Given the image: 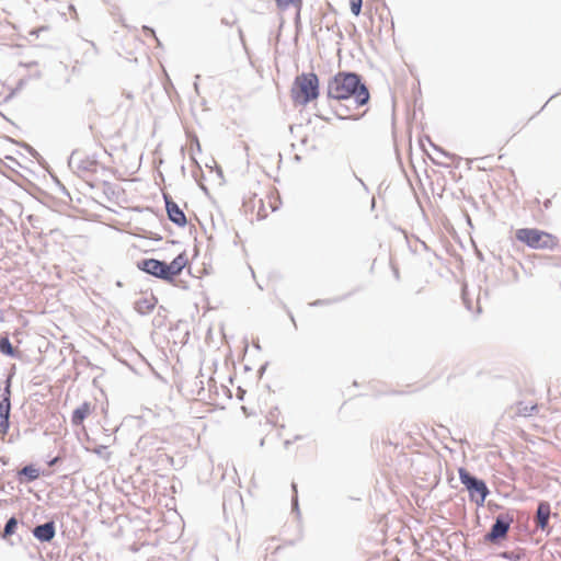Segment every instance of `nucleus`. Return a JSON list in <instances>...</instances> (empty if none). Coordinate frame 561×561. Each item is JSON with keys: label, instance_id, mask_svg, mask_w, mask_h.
Wrapping results in <instances>:
<instances>
[{"label": "nucleus", "instance_id": "nucleus-4", "mask_svg": "<svg viewBox=\"0 0 561 561\" xmlns=\"http://www.w3.org/2000/svg\"><path fill=\"white\" fill-rule=\"evenodd\" d=\"M516 239L536 250H554L559 247L557 236L536 228H520L515 232Z\"/></svg>", "mask_w": 561, "mask_h": 561}, {"label": "nucleus", "instance_id": "nucleus-17", "mask_svg": "<svg viewBox=\"0 0 561 561\" xmlns=\"http://www.w3.org/2000/svg\"><path fill=\"white\" fill-rule=\"evenodd\" d=\"M11 403L9 398L0 401V419H10Z\"/></svg>", "mask_w": 561, "mask_h": 561}, {"label": "nucleus", "instance_id": "nucleus-18", "mask_svg": "<svg viewBox=\"0 0 561 561\" xmlns=\"http://www.w3.org/2000/svg\"><path fill=\"white\" fill-rule=\"evenodd\" d=\"M16 526H18V522L14 517H11L7 524H5V527H4V537L7 536H10L12 534L15 533V529H16Z\"/></svg>", "mask_w": 561, "mask_h": 561}, {"label": "nucleus", "instance_id": "nucleus-13", "mask_svg": "<svg viewBox=\"0 0 561 561\" xmlns=\"http://www.w3.org/2000/svg\"><path fill=\"white\" fill-rule=\"evenodd\" d=\"M33 534L41 541H50L55 536L54 523H46L35 527Z\"/></svg>", "mask_w": 561, "mask_h": 561}, {"label": "nucleus", "instance_id": "nucleus-23", "mask_svg": "<svg viewBox=\"0 0 561 561\" xmlns=\"http://www.w3.org/2000/svg\"><path fill=\"white\" fill-rule=\"evenodd\" d=\"M41 31H47V27H41V28H38L36 32H32V34L37 33V32H41Z\"/></svg>", "mask_w": 561, "mask_h": 561}, {"label": "nucleus", "instance_id": "nucleus-2", "mask_svg": "<svg viewBox=\"0 0 561 561\" xmlns=\"http://www.w3.org/2000/svg\"><path fill=\"white\" fill-rule=\"evenodd\" d=\"M279 203V196L274 186L257 185L253 191L248 193L243 201L242 208L244 214L251 216L252 220H261L276 210Z\"/></svg>", "mask_w": 561, "mask_h": 561}, {"label": "nucleus", "instance_id": "nucleus-14", "mask_svg": "<svg viewBox=\"0 0 561 561\" xmlns=\"http://www.w3.org/2000/svg\"><path fill=\"white\" fill-rule=\"evenodd\" d=\"M510 528V523L497 518L495 524L492 526L491 531L488 534V538L490 540H495L497 538H503L506 536Z\"/></svg>", "mask_w": 561, "mask_h": 561}, {"label": "nucleus", "instance_id": "nucleus-1", "mask_svg": "<svg viewBox=\"0 0 561 561\" xmlns=\"http://www.w3.org/2000/svg\"><path fill=\"white\" fill-rule=\"evenodd\" d=\"M328 96L336 101H351L353 111L345 106L344 111L336 110V114L344 119H356L360 115L358 110L369 100V92L357 75L340 72L329 82Z\"/></svg>", "mask_w": 561, "mask_h": 561}, {"label": "nucleus", "instance_id": "nucleus-24", "mask_svg": "<svg viewBox=\"0 0 561 561\" xmlns=\"http://www.w3.org/2000/svg\"><path fill=\"white\" fill-rule=\"evenodd\" d=\"M57 461H58V458H54V459L49 462V465H50V466H53V465H55Z\"/></svg>", "mask_w": 561, "mask_h": 561}, {"label": "nucleus", "instance_id": "nucleus-22", "mask_svg": "<svg viewBox=\"0 0 561 561\" xmlns=\"http://www.w3.org/2000/svg\"><path fill=\"white\" fill-rule=\"evenodd\" d=\"M503 558L508 559L510 561H518L519 560V556L515 554L513 552H511V553H507V552L503 553Z\"/></svg>", "mask_w": 561, "mask_h": 561}, {"label": "nucleus", "instance_id": "nucleus-19", "mask_svg": "<svg viewBox=\"0 0 561 561\" xmlns=\"http://www.w3.org/2000/svg\"><path fill=\"white\" fill-rule=\"evenodd\" d=\"M362 5L363 0H350L351 11L355 16L360 14Z\"/></svg>", "mask_w": 561, "mask_h": 561}, {"label": "nucleus", "instance_id": "nucleus-5", "mask_svg": "<svg viewBox=\"0 0 561 561\" xmlns=\"http://www.w3.org/2000/svg\"><path fill=\"white\" fill-rule=\"evenodd\" d=\"M458 474L461 483L470 492L471 499L474 500L478 505H482L489 494L485 483L482 480L471 477L465 468H459Z\"/></svg>", "mask_w": 561, "mask_h": 561}, {"label": "nucleus", "instance_id": "nucleus-15", "mask_svg": "<svg viewBox=\"0 0 561 561\" xmlns=\"http://www.w3.org/2000/svg\"><path fill=\"white\" fill-rule=\"evenodd\" d=\"M18 476H19V479L21 482H23L24 480L22 479V477H25V481L26 482H31V481H34L36 479H38L41 477V471L37 467L33 466V465H30V466H25L24 468H22L19 472H18Z\"/></svg>", "mask_w": 561, "mask_h": 561}, {"label": "nucleus", "instance_id": "nucleus-12", "mask_svg": "<svg viewBox=\"0 0 561 561\" xmlns=\"http://www.w3.org/2000/svg\"><path fill=\"white\" fill-rule=\"evenodd\" d=\"M276 8L280 11H287L288 9H294L296 12V19H300V13L302 10L304 0H274Z\"/></svg>", "mask_w": 561, "mask_h": 561}, {"label": "nucleus", "instance_id": "nucleus-20", "mask_svg": "<svg viewBox=\"0 0 561 561\" xmlns=\"http://www.w3.org/2000/svg\"><path fill=\"white\" fill-rule=\"evenodd\" d=\"M10 421L9 419H0V434L2 438L9 433Z\"/></svg>", "mask_w": 561, "mask_h": 561}, {"label": "nucleus", "instance_id": "nucleus-21", "mask_svg": "<svg viewBox=\"0 0 561 561\" xmlns=\"http://www.w3.org/2000/svg\"><path fill=\"white\" fill-rule=\"evenodd\" d=\"M93 453L104 457L105 459H110L111 453L106 451V446L100 445L93 448Z\"/></svg>", "mask_w": 561, "mask_h": 561}, {"label": "nucleus", "instance_id": "nucleus-6", "mask_svg": "<svg viewBox=\"0 0 561 561\" xmlns=\"http://www.w3.org/2000/svg\"><path fill=\"white\" fill-rule=\"evenodd\" d=\"M188 264V259L185 253H180L172 260L171 263H164L165 267V282L173 283L174 278L181 274L184 267Z\"/></svg>", "mask_w": 561, "mask_h": 561}, {"label": "nucleus", "instance_id": "nucleus-7", "mask_svg": "<svg viewBox=\"0 0 561 561\" xmlns=\"http://www.w3.org/2000/svg\"><path fill=\"white\" fill-rule=\"evenodd\" d=\"M138 268L154 276L165 280V267L164 262L156 260V259H146L137 264Z\"/></svg>", "mask_w": 561, "mask_h": 561}, {"label": "nucleus", "instance_id": "nucleus-11", "mask_svg": "<svg viewBox=\"0 0 561 561\" xmlns=\"http://www.w3.org/2000/svg\"><path fill=\"white\" fill-rule=\"evenodd\" d=\"M94 407L91 402H83L79 405L71 415V423L76 426L83 424L84 420L92 414Z\"/></svg>", "mask_w": 561, "mask_h": 561}, {"label": "nucleus", "instance_id": "nucleus-9", "mask_svg": "<svg viewBox=\"0 0 561 561\" xmlns=\"http://www.w3.org/2000/svg\"><path fill=\"white\" fill-rule=\"evenodd\" d=\"M550 514V504L548 502H540L535 517L537 528L541 530H546L548 528Z\"/></svg>", "mask_w": 561, "mask_h": 561}, {"label": "nucleus", "instance_id": "nucleus-16", "mask_svg": "<svg viewBox=\"0 0 561 561\" xmlns=\"http://www.w3.org/2000/svg\"><path fill=\"white\" fill-rule=\"evenodd\" d=\"M0 352L3 354V355H7V356H11V357H16L19 356V353L16 352V350L12 346L10 340L8 336H2L0 339Z\"/></svg>", "mask_w": 561, "mask_h": 561}, {"label": "nucleus", "instance_id": "nucleus-3", "mask_svg": "<svg viewBox=\"0 0 561 561\" xmlns=\"http://www.w3.org/2000/svg\"><path fill=\"white\" fill-rule=\"evenodd\" d=\"M290 96L296 104L306 105L319 96V78L313 72H304L295 78Z\"/></svg>", "mask_w": 561, "mask_h": 561}, {"label": "nucleus", "instance_id": "nucleus-8", "mask_svg": "<svg viewBox=\"0 0 561 561\" xmlns=\"http://www.w3.org/2000/svg\"><path fill=\"white\" fill-rule=\"evenodd\" d=\"M165 208L169 219L180 227H184L187 222L186 216L179 205L171 198L165 196Z\"/></svg>", "mask_w": 561, "mask_h": 561}, {"label": "nucleus", "instance_id": "nucleus-10", "mask_svg": "<svg viewBox=\"0 0 561 561\" xmlns=\"http://www.w3.org/2000/svg\"><path fill=\"white\" fill-rule=\"evenodd\" d=\"M158 304L157 297L152 293H144L140 298L137 299L135 306L138 312L149 313Z\"/></svg>", "mask_w": 561, "mask_h": 561}]
</instances>
